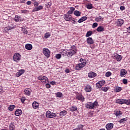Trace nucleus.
Instances as JSON below:
<instances>
[{
    "label": "nucleus",
    "mask_w": 130,
    "mask_h": 130,
    "mask_svg": "<svg viewBox=\"0 0 130 130\" xmlns=\"http://www.w3.org/2000/svg\"><path fill=\"white\" fill-rule=\"evenodd\" d=\"M98 102L95 101L94 103L89 102L86 104V108H89V109H94L98 106Z\"/></svg>",
    "instance_id": "nucleus-1"
},
{
    "label": "nucleus",
    "mask_w": 130,
    "mask_h": 130,
    "mask_svg": "<svg viewBox=\"0 0 130 130\" xmlns=\"http://www.w3.org/2000/svg\"><path fill=\"white\" fill-rule=\"evenodd\" d=\"M46 116L49 118H53L56 116V114L54 113H51L50 111H47L46 112Z\"/></svg>",
    "instance_id": "nucleus-2"
},
{
    "label": "nucleus",
    "mask_w": 130,
    "mask_h": 130,
    "mask_svg": "<svg viewBox=\"0 0 130 130\" xmlns=\"http://www.w3.org/2000/svg\"><path fill=\"white\" fill-rule=\"evenodd\" d=\"M43 53L45 56L48 58L50 56V51L47 48H44L43 49Z\"/></svg>",
    "instance_id": "nucleus-3"
},
{
    "label": "nucleus",
    "mask_w": 130,
    "mask_h": 130,
    "mask_svg": "<svg viewBox=\"0 0 130 130\" xmlns=\"http://www.w3.org/2000/svg\"><path fill=\"white\" fill-rule=\"evenodd\" d=\"M20 59H21V55L18 53L14 54L13 56V60H14V61H19Z\"/></svg>",
    "instance_id": "nucleus-4"
},
{
    "label": "nucleus",
    "mask_w": 130,
    "mask_h": 130,
    "mask_svg": "<svg viewBox=\"0 0 130 130\" xmlns=\"http://www.w3.org/2000/svg\"><path fill=\"white\" fill-rule=\"evenodd\" d=\"M123 23H124V21L123 20L120 19H118L116 23H115V25L116 26H117V27H120L121 26H122Z\"/></svg>",
    "instance_id": "nucleus-5"
},
{
    "label": "nucleus",
    "mask_w": 130,
    "mask_h": 130,
    "mask_svg": "<svg viewBox=\"0 0 130 130\" xmlns=\"http://www.w3.org/2000/svg\"><path fill=\"white\" fill-rule=\"evenodd\" d=\"M114 59H116L117 61H120L122 59L121 55H118V54L115 53L113 56Z\"/></svg>",
    "instance_id": "nucleus-6"
},
{
    "label": "nucleus",
    "mask_w": 130,
    "mask_h": 130,
    "mask_svg": "<svg viewBox=\"0 0 130 130\" xmlns=\"http://www.w3.org/2000/svg\"><path fill=\"white\" fill-rule=\"evenodd\" d=\"M38 80L42 81L43 82L46 83L48 81V78L44 76H40L38 77Z\"/></svg>",
    "instance_id": "nucleus-7"
},
{
    "label": "nucleus",
    "mask_w": 130,
    "mask_h": 130,
    "mask_svg": "<svg viewBox=\"0 0 130 130\" xmlns=\"http://www.w3.org/2000/svg\"><path fill=\"white\" fill-rule=\"evenodd\" d=\"M113 123H109L106 125V128L107 130L112 129L113 128Z\"/></svg>",
    "instance_id": "nucleus-8"
},
{
    "label": "nucleus",
    "mask_w": 130,
    "mask_h": 130,
    "mask_svg": "<svg viewBox=\"0 0 130 130\" xmlns=\"http://www.w3.org/2000/svg\"><path fill=\"white\" fill-rule=\"evenodd\" d=\"M64 19L66 21H70L72 20V15H69V14H65L64 15Z\"/></svg>",
    "instance_id": "nucleus-9"
},
{
    "label": "nucleus",
    "mask_w": 130,
    "mask_h": 130,
    "mask_svg": "<svg viewBox=\"0 0 130 130\" xmlns=\"http://www.w3.org/2000/svg\"><path fill=\"white\" fill-rule=\"evenodd\" d=\"M32 106L34 109H37L39 108V103H37L36 101H35L32 104Z\"/></svg>",
    "instance_id": "nucleus-10"
},
{
    "label": "nucleus",
    "mask_w": 130,
    "mask_h": 130,
    "mask_svg": "<svg viewBox=\"0 0 130 130\" xmlns=\"http://www.w3.org/2000/svg\"><path fill=\"white\" fill-rule=\"evenodd\" d=\"M86 41L88 44L92 45L94 43V41L92 38H88L86 40Z\"/></svg>",
    "instance_id": "nucleus-11"
},
{
    "label": "nucleus",
    "mask_w": 130,
    "mask_h": 130,
    "mask_svg": "<svg viewBox=\"0 0 130 130\" xmlns=\"http://www.w3.org/2000/svg\"><path fill=\"white\" fill-rule=\"evenodd\" d=\"M25 73V70L21 69L18 71V72L16 73L17 77H20L21 75H23Z\"/></svg>",
    "instance_id": "nucleus-12"
},
{
    "label": "nucleus",
    "mask_w": 130,
    "mask_h": 130,
    "mask_svg": "<svg viewBox=\"0 0 130 130\" xmlns=\"http://www.w3.org/2000/svg\"><path fill=\"white\" fill-rule=\"evenodd\" d=\"M43 9V6H39L37 7H35L33 10L32 12H37V11H40V10H42Z\"/></svg>",
    "instance_id": "nucleus-13"
},
{
    "label": "nucleus",
    "mask_w": 130,
    "mask_h": 130,
    "mask_svg": "<svg viewBox=\"0 0 130 130\" xmlns=\"http://www.w3.org/2000/svg\"><path fill=\"white\" fill-rule=\"evenodd\" d=\"M76 99H77L78 100H80V101H82V102H83V101H84V100H85V98L82 95H77Z\"/></svg>",
    "instance_id": "nucleus-14"
},
{
    "label": "nucleus",
    "mask_w": 130,
    "mask_h": 130,
    "mask_svg": "<svg viewBox=\"0 0 130 130\" xmlns=\"http://www.w3.org/2000/svg\"><path fill=\"white\" fill-rule=\"evenodd\" d=\"M15 114L16 116H20L22 114V110L21 109L16 110Z\"/></svg>",
    "instance_id": "nucleus-15"
},
{
    "label": "nucleus",
    "mask_w": 130,
    "mask_h": 130,
    "mask_svg": "<svg viewBox=\"0 0 130 130\" xmlns=\"http://www.w3.org/2000/svg\"><path fill=\"white\" fill-rule=\"evenodd\" d=\"M84 89L86 92H91V91L92 90V88H91V86L87 85L85 87Z\"/></svg>",
    "instance_id": "nucleus-16"
},
{
    "label": "nucleus",
    "mask_w": 130,
    "mask_h": 130,
    "mask_svg": "<svg viewBox=\"0 0 130 130\" xmlns=\"http://www.w3.org/2000/svg\"><path fill=\"white\" fill-rule=\"evenodd\" d=\"M24 92L26 95L27 96H29L31 94V89H25L24 90Z\"/></svg>",
    "instance_id": "nucleus-17"
},
{
    "label": "nucleus",
    "mask_w": 130,
    "mask_h": 130,
    "mask_svg": "<svg viewBox=\"0 0 130 130\" xmlns=\"http://www.w3.org/2000/svg\"><path fill=\"white\" fill-rule=\"evenodd\" d=\"M96 74L95 73V72H91L88 74V77L89 78H94L96 77Z\"/></svg>",
    "instance_id": "nucleus-18"
},
{
    "label": "nucleus",
    "mask_w": 130,
    "mask_h": 130,
    "mask_svg": "<svg viewBox=\"0 0 130 130\" xmlns=\"http://www.w3.org/2000/svg\"><path fill=\"white\" fill-rule=\"evenodd\" d=\"M32 47H33L32 46V45L30 44H27L25 45V48L27 50H31L32 49Z\"/></svg>",
    "instance_id": "nucleus-19"
},
{
    "label": "nucleus",
    "mask_w": 130,
    "mask_h": 130,
    "mask_svg": "<svg viewBox=\"0 0 130 130\" xmlns=\"http://www.w3.org/2000/svg\"><path fill=\"white\" fill-rule=\"evenodd\" d=\"M86 20H87V17L83 16L81 17L80 19H79L78 22V23H82V22H84V21H86Z\"/></svg>",
    "instance_id": "nucleus-20"
},
{
    "label": "nucleus",
    "mask_w": 130,
    "mask_h": 130,
    "mask_svg": "<svg viewBox=\"0 0 130 130\" xmlns=\"http://www.w3.org/2000/svg\"><path fill=\"white\" fill-rule=\"evenodd\" d=\"M127 72L124 69L121 70V73H120V76L121 77H123L124 75H126Z\"/></svg>",
    "instance_id": "nucleus-21"
},
{
    "label": "nucleus",
    "mask_w": 130,
    "mask_h": 130,
    "mask_svg": "<svg viewBox=\"0 0 130 130\" xmlns=\"http://www.w3.org/2000/svg\"><path fill=\"white\" fill-rule=\"evenodd\" d=\"M96 31L98 32H103L104 31V27L101 26H99L96 29Z\"/></svg>",
    "instance_id": "nucleus-22"
},
{
    "label": "nucleus",
    "mask_w": 130,
    "mask_h": 130,
    "mask_svg": "<svg viewBox=\"0 0 130 130\" xmlns=\"http://www.w3.org/2000/svg\"><path fill=\"white\" fill-rule=\"evenodd\" d=\"M123 104H126L127 105H129L130 99H129V100L123 99Z\"/></svg>",
    "instance_id": "nucleus-23"
},
{
    "label": "nucleus",
    "mask_w": 130,
    "mask_h": 130,
    "mask_svg": "<svg viewBox=\"0 0 130 130\" xmlns=\"http://www.w3.org/2000/svg\"><path fill=\"white\" fill-rule=\"evenodd\" d=\"M83 67H82V65L80 63L77 64L76 66L75 67V70L79 71L81 70V69H82Z\"/></svg>",
    "instance_id": "nucleus-24"
},
{
    "label": "nucleus",
    "mask_w": 130,
    "mask_h": 130,
    "mask_svg": "<svg viewBox=\"0 0 130 130\" xmlns=\"http://www.w3.org/2000/svg\"><path fill=\"white\" fill-rule=\"evenodd\" d=\"M74 14L76 16V17H80V16H81V12L76 10L74 12Z\"/></svg>",
    "instance_id": "nucleus-25"
},
{
    "label": "nucleus",
    "mask_w": 130,
    "mask_h": 130,
    "mask_svg": "<svg viewBox=\"0 0 130 130\" xmlns=\"http://www.w3.org/2000/svg\"><path fill=\"white\" fill-rule=\"evenodd\" d=\"M104 18H102L101 16L95 17L96 22H101V21L103 20Z\"/></svg>",
    "instance_id": "nucleus-26"
},
{
    "label": "nucleus",
    "mask_w": 130,
    "mask_h": 130,
    "mask_svg": "<svg viewBox=\"0 0 130 130\" xmlns=\"http://www.w3.org/2000/svg\"><path fill=\"white\" fill-rule=\"evenodd\" d=\"M76 110H78V108H77V106H73L70 108V111H72L73 112H74V111H76Z\"/></svg>",
    "instance_id": "nucleus-27"
},
{
    "label": "nucleus",
    "mask_w": 130,
    "mask_h": 130,
    "mask_svg": "<svg viewBox=\"0 0 130 130\" xmlns=\"http://www.w3.org/2000/svg\"><path fill=\"white\" fill-rule=\"evenodd\" d=\"M9 129L10 130H16L15 129V125H14V123H11L9 125Z\"/></svg>",
    "instance_id": "nucleus-28"
},
{
    "label": "nucleus",
    "mask_w": 130,
    "mask_h": 130,
    "mask_svg": "<svg viewBox=\"0 0 130 130\" xmlns=\"http://www.w3.org/2000/svg\"><path fill=\"white\" fill-rule=\"evenodd\" d=\"M74 11H75V8L74 7H71L70 10L68 11V14L72 15L73 13H74Z\"/></svg>",
    "instance_id": "nucleus-29"
},
{
    "label": "nucleus",
    "mask_w": 130,
    "mask_h": 130,
    "mask_svg": "<svg viewBox=\"0 0 130 130\" xmlns=\"http://www.w3.org/2000/svg\"><path fill=\"white\" fill-rule=\"evenodd\" d=\"M15 107H16V106L14 105H11L8 108L9 110H10V111H13L15 108Z\"/></svg>",
    "instance_id": "nucleus-30"
},
{
    "label": "nucleus",
    "mask_w": 130,
    "mask_h": 130,
    "mask_svg": "<svg viewBox=\"0 0 130 130\" xmlns=\"http://www.w3.org/2000/svg\"><path fill=\"white\" fill-rule=\"evenodd\" d=\"M67 112L66 110H63L60 112L59 115L60 116H64V115H66Z\"/></svg>",
    "instance_id": "nucleus-31"
},
{
    "label": "nucleus",
    "mask_w": 130,
    "mask_h": 130,
    "mask_svg": "<svg viewBox=\"0 0 130 130\" xmlns=\"http://www.w3.org/2000/svg\"><path fill=\"white\" fill-rule=\"evenodd\" d=\"M61 54L63 55V56H67L68 54V52L66 50H63V51H61Z\"/></svg>",
    "instance_id": "nucleus-32"
},
{
    "label": "nucleus",
    "mask_w": 130,
    "mask_h": 130,
    "mask_svg": "<svg viewBox=\"0 0 130 130\" xmlns=\"http://www.w3.org/2000/svg\"><path fill=\"white\" fill-rule=\"evenodd\" d=\"M20 18H21V16L18 15H16L14 18L15 22H19V21H20Z\"/></svg>",
    "instance_id": "nucleus-33"
},
{
    "label": "nucleus",
    "mask_w": 130,
    "mask_h": 130,
    "mask_svg": "<svg viewBox=\"0 0 130 130\" xmlns=\"http://www.w3.org/2000/svg\"><path fill=\"white\" fill-rule=\"evenodd\" d=\"M56 94V97L58 98H61L62 97V93L61 92H58Z\"/></svg>",
    "instance_id": "nucleus-34"
},
{
    "label": "nucleus",
    "mask_w": 130,
    "mask_h": 130,
    "mask_svg": "<svg viewBox=\"0 0 130 130\" xmlns=\"http://www.w3.org/2000/svg\"><path fill=\"white\" fill-rule=\"evenodd\" d=\"M116 103L119 104H123V99H118L116 101Z\"/></svg>",
    "instance_id": "nucleus-35"
},
{
    "label": "nucleus",
    "mask_w": 130,
    "mask_h": 130,
    "mask_svg": "<svg viewBox=\"0 0 130 130\" xmlns=\"http://www.w3.org/2000/svg\"><path fill=\"white\" fill-rule=\"evenodd\" d=\"M92 34V31H88L86 33V37H89V36H91Z\"/></svg>",
    "instance_id": "nucleus-36"
},
{
    "label": "nucleus",
    "mask_w": 130,
    "mask_h": 130,
    "mask_svg": "<svg viewBox=\"0 0 130 130\" xmlns=\"http://www.w3.org/2000/svg\"><path fill=\"white\" fill-rule=\"evenodd\" d=\"M115 115H116V116H119L122 114L121 111H117L115 113Z\"/></svg>",
    "instance_id": "nucleus-37"
},
{
    "label": "nucleus",
    "mask_w": 130,
    "mask_h": 130,
    "mask_svg": "<svg viewBox=\"0 0 130 130\" xmlns=\"http://www.w3.org/2000/svg\"><path fill=\"white\" fill-rule=\"evenodd\" d=\"M102 91H104V92H107L108 91V88L107 87H102L101 88Z\"/></svg>",
    "instance_id": "nucleus-38"
},
{
    "label": "nucleus",
    "mask_w": 130,
    "mask_h": 130,
    "mask_svg": "<svg viewBox=\"0 0 130 130\" xmlns=\"http://www.w3.org/2000/svg\"><path fill=\"white\" fill-rule=\"evenodd\" d=\"M74 54H75V53H72V52H68V53H67V56L68 57H70V56H73V55H74Z\"/></svg>",
    "instance_id": "nucleus-39"
},
{
    "label": "nucleus",
    "mask_w": 130,
    "mask_h": 130,
    "mask_svg": "<svg viewBox=\"0 0 130 130\" xmlns=\"http://www.w3.org/2000/svg\"><path fill=\"white\" fill-rule=\"evenodd\" d=\"M55 57L56 58H57V59H59L61 58V54H57L55 55Z\"/></svg>",
    "instance_id": "nucleus-40"
},
{
    "label": "nucleus",
    "mask_w": 130,
    "mask_h": 130,
    "mask_svg": "<svg viewBox=\"0 0 130 130\" xmlns=\"http://www.w3.org/2000/svg\"><path fill=\"white\" fill-rule=\"evenodd\" d=\"M11 30V28H10L9 26H7L6 27H5L4 29V32H8V31Z\"/></svg>",
    "instance_id": "nucleus-41"
},
{
    "label": "nucleus",
    "mask_w": 130,
    "mask_h": 130,
    "mask_svg": "<svg viewBox=\"0 0 130 130\" xmlns=\"http://www.w3.org/2000/svg\"><path fill=\"white\" fill-rule=\"evenodd\" d=\"M127 120V118H123L119 120V122L120 123H123V122H124V121H126Z\"/></svg>",
    "instance_id": "nucleus-42"
},
{
    "label": "nucleus",
    "mask_w": 130,
    "mask_h": 130,
    "mask_svg": "<svg viewBox=\"0 0 130 130\" xmlns=\"http://www.w3.org/2000/svg\"><path fill=\"white\" fill-rule=\"evenodd\" d=\"M50 37V34L49 32H47L45 34V38H46V39H47V38H49V37Z\"/></svg>",
    "instance_id": "nucleus-43"
},
{
    "label": "nucleus",
    "mask_w": 130,
    "mask_h": 130,
    "mask_svg": "<svg viewBox=\"0 0 130 130\" xmlns=\"http://www.w3.org/2000/svg\"><path fill=\"white\" fill-rule=\"evenodd\" d=\"M83 127H84V125L82 124H80L78 125V128L79 130H83Z\"/></svg>",
    "instance_id": "nucleus-44"
},
{
    "label": "nucleus",
    "mask_w": 130,
    "mask_h": 130,
    "mask_svg": "<svg viewBox=\"0 0 130 130\" xmlns=\"http://www.w3.org/2000/svg\"><path fill=\"white\" fill-rule=\"evenodd\" d=\"M86 7L88 9V10H90V9L93 8V6L92 4H88L86 6Z\"/></svg>",
    "instance_id": "nucleus-45"
},
{
    "label": "nucleus",
    "mask_w": 130,
    "mask_h": 130,
    "mask_svg": "<svg viewBox=\"0 0 130 130\" xmlns=\"http://www.w3.org/2000/svg\"><path fill=\"white\" fill-rule=\"evenodd\" d=\"M96 88H101V87H102V85H101V84L99 82H98L96 84Z\"/></svg>",
    "instance_id": "nucleus-46"
},
{
    "label": "nucleus",
    "mask_w": 130,
    "mask_h": 130,
    "mask_svg": "<svg viewBox=\"0 0 130 130\" xmlns=\"http://www.w3.org/2000/svg\"><path fill=\"white\" fill-rule=\"evenodd\" d=\"M121 89H122V88L120 87H116V89H115L116 92H120V90Z\"/></svg>",
    "instance_id": "nucleus-47"
},
{
    "label": "nucleus",
    "mask_w": 130,
    "mask_h": 130,
    "mask_svg": "<svg viewBox=\"0 0 130 130\" xmlns=\"http://www.w3.org/2000/svg\"><path fill=\"white\" fill-rule=\"evenodd\" d=\"M80 64L81 65V67L84 68L87 64V63L86 62H83L80 63Z\"/></svg>",
    "instance_id": "nucleus-48"
},
{
    "label": "nucleus",
    "mask_w": 130,
    "mask_h": 130,
    "mask_svg": "<svg viewBox=\"0 0 130 130\" xmlns=\"http://www.w3.org/2000/svg\"><path fill=\"white\" fill-rule=\"evenodd\" d=\"M111 76V72H108L106 73V77H110Z\"/></svg>",
    "instance_id": "nucleus-49"
},
{
    "label": "nucleus",
    "mask_w": 130,
    "mask_h": 130,
    "mask_svg": "<svg viewBox=\"0 0 130 130\" xmlns=\"http://www.w3.org/2000/svg\"><path fill=\"white\" fill-rule=\"evenodd\" d=\"M97 26H98V23L94 22L93 24H92V28H96V27H97Z\"/></svg>",
    "instance_id": "nucleus-50"
},
{
    "label": "nucleus",
    "mask_w": 130,
    "mask_h": 130,
    "mask_svg": "<svg viewBox=\"0 0 130 130\" xmlns=\"http://www.w3.org/2000/svg\"><path fill=\"white\" fill-rule=\"evenodd\" d=\"M22 103H24L25 102V100H26V98H25L24 96L22 97L21 99H20Z\"/></svg>",
    "instance_id": "nucleus-51"
},
{
    "label": "nucleus",
    "mask_w": 130,
    "mask_h": 130,
    "mask_svg": "<svg viewBox=\"0 0 130 130\" xmlns=\"http://www.w3.org/2000/svg\"><path fill=\"white\" fill-rule=\"evenodd\" d=\"M21 13L22 14H26V13H29V11L28 10H21Z\"/></svg>",
    "instance_id": "nucleus-52"
},
{
    "label": "nucleus",
    "mask_w": 130,
    "mask_h": 130,
    "mask_svg": "<svg viewBox=\"0 0 130 130\" xmlns=\"http://www.w3.org/2000/svg\"><path fill=\"white\" fill-rule=\"evenodd\" d=\"M99 83H100L102 86H103V85L105 84V81L104 80L101 81H99Z\"/></svg>",
    "instance_id": "nucleus-53"
},
{
    "label": "nucleus",
    "mask_w": 130,
    "mask_h": 130,
    "mask_svg": "<svg viewBox=\"0 0 130 130\" xmlns=\"http://www.w3.org/2000/svg\"><path fill=\"white\" fill-rule=\"evenodd\" d=\"M9 28L10 29V30H12V29H15V28H16V25H12L11 26H9Z\"/></svg>",
    "instance_id": "nucleus-54"
},
{
    "label": "nucleus",
    "mask_w": 130,
    "mask_h": 130,
    "mask_svg": "<svg viewBox=\"0 0 130 130\" xmlns=\"http://www.w3.org/2000/svg\"><path fill=\"white\" fill-rule=\"evenodd\" d=\"M122 82L124 85H126V84H127V80L125 79H123Z\"/></svg>",
    "instance_id": "nucleus-55"
},
{
    "label": "nucleus",
    "mask_w": 130,
    "mask_h": 130,
    "mask_svg": "<svg viewBox=\"0 0 130 130\" xmlns=\"http://www.w3.org/2000/svg\"><path fill=\"white\" fill-rule=\"evenodd\" d=\"M71 50L77 51V50L76 49V46H72V47H71Z\"/></svg>",
    "instance_id": "nucleus-56"
},
{
    "label": "nucleus",
    "mask_w": 130,
    "mask_h": 130,
    "mask_svg": "<svg viewBox=\"0 0 130 130\" xmlns=\"http://www.w3.org/2000/svg\"><path fill=\"white\" fill-rule=\"evenodd\" d=\"M22 31H23V33H24V34H28V31H27V29H22Z\"/></svg>",
    "instance_id": "nucleus-57"
},
{
    "label": "nucleus",
    "mask_w": 130,
    "mask_h": 130,
    "mask_svg": "<svg viewBox=\"0 0 130 130\" xmlns=\"http://www.w3.org/2000/svg\"><path fill=\"white\" fill-rule=\"evenodd\" d=\"M34 5L35 7H37L38 5H39V3H38L37 2H34Z\"/></svg>",
    "instance_id": "nucleus-58"
},
{
    "label": "nucleus",
    "mask_w": 130,
    "mask_h": 130,
    "mask_svg": "<svg viewBox=\"0 0 130 130\" xmlns=\"http://www.w3.org/2000/svg\"><path fill=\"white\" fill-rule=\"evenodd\" d=\"M46 88H48H48H50V85L49 83H47L46 84Z\"/></svg>",
    "instance_id": "nucleus-59"
},
{
    "label": "nucleus",
    "mask_w": 130,
    "mask_h": 130,
    "mask_svg": "<svg viewBox=\"0 0 130 130\" xmlns=\"http://www.w3.org/2000/svg\"><path fill=\"white\" fill-rule=\"evenodd\" d=\"M120 9L121 10V11H123V10H125V8L123 6H121Z\"/></svg>",
    "instance_id": "nucleus-60"
},
{
    "label": "nucleus",
    "mask_w": 130,
    "mask_h": 130,
    "mask_svg": "<svg viewBox=\"0 0 130 130\" xmlns=\"http://www.w3.org/2000/svg\"><path fill=\"white\" fill-rule=\"evenodd\" d=\"M65 72L66 73V74H69V73H70V70L69 69H66L65 70Z\"/></svg>",
    "instance_id": "nucleus-61"
},
{
    "label": "nucleus",
    "mask_w": 130,
    "mask_h": 130,
    "mask_svg": "<svg viewBox=\"0 0 130 130\" xmlns=\"http://www.w3.org/2000/svg\"><path fill=\"white\" fill-rule=\"evenodd\" d=\"M46 6H47V7H50V6H51V3H48Z\"/></svg>",
    "instance_id": "nucleus-62"
},
{
    "label": "nucleus",
    "mask_w": 130,
    "mask_h": 130,
    "mask_svg": "<svg viewBox=\"0 0 130 130\" xmlns=\"http://www.w3.org/2000/svg\"><path fill=\"white\" fill-rule=\"evenodd\" d=\"M50 84H51V85H55V81H52V82H50Z\"/></svg>",
    "instance_id": "nucleus-63"
},
{
    "label": "nucleus",
    "mask_w": 130,
    "mask_h": 130,
    "mask_svg": "<svg viewBox=\"0 0 130 130\" xmlns=\"http://www.w3.org/2000/svg\"><path fill=\"white\" fill-rule=\"evenodd\" d=\"M127 30L128 33H130V26L127 28Z\"/></svg>",
    "instance_id": "nucleus-64"
}]
</instances>
